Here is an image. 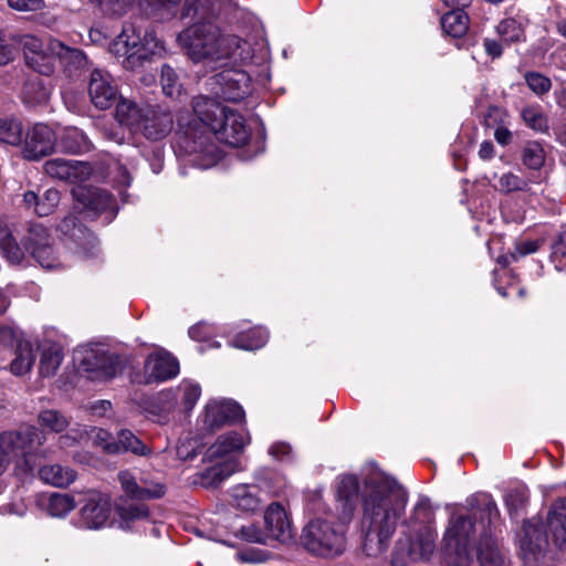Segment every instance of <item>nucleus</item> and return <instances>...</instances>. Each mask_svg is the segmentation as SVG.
<instances>
[{
  "mask_svg": "<svg viewBox=\"0 0 566 566\" xmlns=\"http://www.w3.org/2000/svg\"><path fill=\"white\" fill-rule=\"evenodd\" d=\"M38 421L41 427L55 433L64 431L70 423L64 415L53 409L41 411L38 416Z\"/></svg>",
  "mask_w": 566,
  "mask_h": 566,
  "instance_id": "nucleus-50",
  "label": "nucleus"
},
{
  "mask_svg": "<svg viewBox=\"0 0 566 566\" xmlns=\"http://www.w3.org/2000/svg\"><path fill=\"white\" fill-rule=\"evenodd\" d=\"M268 332L261 327H258L238 334L232 339V346L244 350H255L263 347L268 342Z\"/></svg>",
  "mask_w": 566,
  "mask_h": 566,
  "instance_id": "nucleus-44",
  "label": "nucleus"
},
{
  "mask_svg": "<svg viewBox=\"0 0 566 566\" xmlns=\"http://www.w3.org/2000/svg\"><path fill=\"white\" fill-rule=\"evenodd\" d=\"M55 143L61 151L69 154H81L90 149L87 137L76 127L64 128Z\"/></svg>",
  "mask_w": 566,
  "mask_h": 566,
  "instance_id": "nucleus-34",
  "label": "nucleus"
},
{
  "mask_svg": "<svg viewBox=\"0 0 566 566\" xmlns=\"http://www.w3.org/2000/svg\"><path fill=\"white\" fill-rule=\"evenodd\" d=\"M410 534V563L427 559L434 549V538L431 533L421 534L409 532Z\"/></svg>",
  "mask_w": 566,
  "mask_h": 566,
  "instance_id": "nucleus-43",
  "label": "nucleus"
},
{
  "mask_svg": "<svg viewBox=\"0 0 566 566\" xmlns=\"http://www.w3.org/2000/svg\"><path fill=\"white\" fill-rule=\"evenodd\" d=\"M45 440L44 433L36 427L30 426L18 431L0 433V460L27 459L28 457H43L41 447Z\"/></svg>",
  "mask_w": 566,
  "mask_h": 566,
  "instance_id": "nucleus-9",
  "label": "nucleus"
},
{
  "mask_svg": "<svg viewBox=\"0 0 566 566\" xmlns=\"http://www.w3.org/2000/svg\"><path fill=\"white\" fill-rule=\"evenodd\" d=\"M53 49H57L56 60L69 75H73L87 65V59L83 51L70 48L61 41L53 42Z\"/></svg>",
  "mask_w": 566,
  "mask_h": 566,
  "instance_id": "nucleus-32",
  "label": "nucleus"
},
{
  "mask_svg": "<svg viewBox=\"0 0 566 566\" xmlns=\"http://www.w3.org/2000/svg\"><path fill=\"white\" fill-rule=\"evenodd\" d=\"M539 248L538 241H523L515 245L514 252L511 253L513 260H518L522 256L536 252Z\"/></svg>",
  "mask_w": 566,
  "mask_h": 566,
  "instance_id": "nucleus-62",
  "label": "nucleus"
},
{
  "mask_svg": "<svg viewBox=\"0 0 566 566\" xmlns=\"http://www.w3.org/2000/svg\"><path fill=\"white\" fill-rule=\"evenodd\" d=\"M524 78L528 88L537 96L548 93L552 88L551 80L539 72H526Z\"/></svg>",
  "mask_w": 566,
  "mask_h": 566,
  "instance_id": "nucleus-57",
  "label": "nucleus"
},
{
  "mask_svg": "<svg viewBox=\"0 0 566 566\" xmlns=\"http://www.w3.org/2000/svg\"><path fill=\"white\" fill-rule=\"evenodd\" d=\"M24 137L22 123L17 118L0 119V143L19 146Z\"/></svg>",
  "mask_w": 566,
  "mask_h": 566,
  "instance_id": "nucleus-45",
  "label": "nucleus"
},
{
  "mask_svg": "<svg viewBox=\"0 0 566 566\" xmlns=\"http://www.w3.org/2000/svg\"><path fill=\"white\" fill-rule=\"evenodd\" d=\"M524 123L533 130L544 133L548 130V120L538 106H527L522 109Z\"/></svg>",
  "mask_w": 566,
  "mask_h": 566,
  "instance_id": "nucleus-53",
  "label": "nucleus"
},
{
  "mask_svg": "<svg viewBox=\"0 0 566 566\" xmlns=\"http://www.w3.org/2000/svg\"><path fill=\"white\" fill-rule=\"evenodd\" d=\"M53 42H59V40L40 39L32 34L20 36L19 43L27 65L41 75L50 76L54 73L57 49H53Z\"/></svg>",
  "mask_w": 566,
  "mask_h": 566,
  "instance_id": "nucleus-10",
  "label": "nucleus"
},
{
  "mask_svg": "<svg viewBox=\"0 0 566 566\" xmlns=\"http://www.w3.org/2000/svg\"><path fill=\"white\" fill-rule=\"evenodd\" d=\"M551 259L557 270H562L563 261L566 259V230L562 231L552 243Z\"/></svg>",
  "mask_w": 566,
  "mask_h": 566,
  "instance_id": "nucleus-60",
  "label": "nucleus"
},
{
  "mask_svg": "<svg viewBox=\"0 0 566 566\" xmlns=\"http://www.w3.org/2000/svg\"><path fill=\"white\" fill-rule=\"evenodd\" d=\"M526 24L527 19L522 15L506 18L500 21L496 27V32L505 42H523L525 41Z\"/></svg>",
  "mask_w": 566,
  "mask_h": 566,
  "instance_id": "nucleus-37",
  "label": "nucleus"
},
{
  "mask_svg": "<svg viewBox=\"0 0 566 566\" xmlns=\"http://www.w3.org/2000/svg\"><path fill=\"white\" fill-rule=\"evenodd\" d=\"M248 43L234 34H221L220 36V59L224 57H233L243 60L245 59L244 55V46H247Z\"/></svg>",
  "mask_w": 566,
  "mask_h": 566,
  "instance_id": "nucleus-46",
  "label": "nucleus"
},
{
  "mask_svg": "<svg viewBox=\"0 0 566 566\" xmlns=\"http://www.w3.org/2000/svg\"><path fill=\"white\" fill-rule=\"evenodd\" d=\"M50 95V85L38 76L29 77L23 85L22 101L29 106L46 104Z\"/></svg>",
  "mask_w": 566,
  "mask_h": 566,
  "instance_id": "nucleus-35",
  "label": "nucleus"
},
{
  "mask_svg": "<svg viewBox=\"0 0 566 566\" xmlns=\"http://www.w3.org/2000/svg\"><path fill=\"white\" fill-rule=\"evenodd\" d=\"M111 507V500L107 495L91 492L85 505L81 509L83 522L88 528L104 526L109 517Z\"/></svg>",
  "mask_w": 566,
  "mask_h": 566,
  "instance_id": "nucleus-22",
  "label": "nucleus"
},
{
  "mask_svg": "<svg viewBox=\"0 0 566 566\" xmlns=\"http://www.w3.org/2000/svg\"><path fill=\"white\" fill-rule=\"evenodd\" d=\"M476 554L481 566H504V557L492 538V530L480 538Z\"/></svg>",
  "mask_w": 566,
  "mask_h": 566,
  "instance_id": "nucleus-36",
  "label": "nucleus"
},
{
  "mask_svg": "<svg viewBox=\"0 0 566 566\" xmlns=\"http://www.w3.org/2000/svg\"><path fill=\"white\" fill-rule=\"evenodd\" d=\"M240 462H214L209 468L199 472L193 482L206 489L218 488L235 471L241 470Z\"/></svg>",
  "mask_w": 566,
  "mask_h": 566,
  "instance_id": "nucleus-27",
  "label": "nucleus"
},
{
  "mask_svg": "<svg viewBox=\"0 0 566 566\" xmlns=\"http://www.w3.org/2000/svg\"><path fill=\"white\" fill-rule=\"evenodd\" d=\"M506 112L497 106H490L488 113L484 117L485 125L488 127H493L495 125H502L506 118Z\"/></svg>",
  "mask_w": 566,
  "mask_h": 566,
  "instance_id": "nucleus-61",
  "label": "nucleus"
},
{
  "mask_svg": "<svg viewBox=\"0 0 566 566\" xmlns=\"http://www.w3.org/2000/svg\"><path fill=\"white\" fill-rule=\"evenodd\" d=\"M119 518L129 524L137 520H146L149 516L148 506L144 503L126 502L116 506Z\"/></svg>",
  "mask_w": 566,
  "mask_h": 566,
  "instance_id": "nucleus-49",
  "label": "nucleus"
},
{
  "mask_svg": "<svg viewBox=\"0 0 566 566\" xmlns=\"http://www.w3.org/2000/svg\"><path fill=\"white\" fill-rule=\"evenodd\" d=\"M340 515L326 512L311 518L302 530L301 543L306 551L321 557H335L346 548V526Z\"/></svg>",
  "mask_w": 566,
  "mask_h": 566,
  "instance_id": "nucleus-6",
  "label": "nucleus"
},
{
  "mask_svg": "<svg viewBox=\"0 0 566 566\" xmlns=\"http://www.w3.org/2000/svg\"><path fill=\"white\" fill-rule=\"evenodd\" d=\"M88 95L93 105L98 109L111 108L119 98L112 75L101 69H95L91 73Z\"/></svg>",
  "mask_w": 566,
  "mask_h": 566,
  "instance_id": "nucleus-14",
  "label": "nucleus"
},
{
  "mask_svg": "<svg viewBox=\"0 0 566 566\" xmlns=\"http://www.w3.org/2000/svg\"><path fill=\"white\" fill-rule=\"evenodd\" d=\"M233 505L242 512H255L260 509L261 500L254 485H237L231 493Z\"/></svg>",
  "mask_w": 566,
  "mask_h": 566,
  "instance_id": "nucleus-38",
  "label": "nucleus"
},
{
  "mask_svg": "<svg viewBox=\"0 0 566 566\" xmlns=\"http://www.w3.org/2000/svg\"><path fill=\"white\" fill-rule=\"evenodd\" d=\"M145 371L149 380L164 381L178 375L179 364L168 353L153 354L145 361Z\"/></svg>",
  "mask_w": 566,
  "mask_h": 566,
  "instance_id": "nucleus-24",
  "label": "nucleus"
},
{
  "mask_svg": "<svg viewBox=\"0 0 566 566\" xmlns=\"http://www.w3.org/2000/svg\"><path fill=\"white\" fill-rule=\"evenodd\" d=\"M201 395L199 385L184 381L177 388V396L182 401L186 410H191Z\"/></svg>",
  "mask_w": 566,
  "mask_h": 566,
  "instance_id": "nucleus-55",
  "label": "nucleus"
},
{
  "mask_svg": "<svg viewBox=\"0 0 566 566\" xmlns=\"http://www.w3.org/2000/svg\"><path fill=\"white\" fill-rule=\"evenodd\" d=\"M244 417L242 407L233 400H211L205 407L203 428L209 432L220 430L227 424L241 421Z\"/></svg>",
  "mask_w": 566,
  "mask_h": 566,
  "instance_id": "nucleus-13",
  "label": "nucleus"
},
{
  "mask_svg": "<svg viewBox=\"0 0 566 566\" xmlns=\"http://www.w3.org/2000/svg\"><path fill=\"white\" fill-rule=\"evenodd\" d=\"M161 86L163 92L165 95L172 97V98H179L181 95L180 84L178 81V75L176 74L175 70L165 64L161 67Z\"/></svg>",
  "mask_w": 566,
  "mask_h": 566,
  "instance_id": "nucleus-54",
  "label": "nucleus"
},
{
  "mask_svg": "<svg viewBox=\"0 0 566 566\" xmlns=\"http://www.w3.org/2000/svg\"><path fill=\"white\" fill-rule=\"evenodd\" d=\"M80 367L91 379L98 381L115 378L124 368L120 357L103 346L84 350Z\"/></svg>",
  "mask_w": 566,
  "mask_h": 566,
  "instance_id": "nucleus-11",
  "label": "nucleus"
},
{
  "mask_svg": "<svg viewBox=\"0 0 566 566\" xmlns=\"http://www.w3.org/2000/svg\"><path fill=\"white\" fill-rule=\"evenodd\" d=\"M209 81L214 93L230 102H239L251 92V78L242 70H224Z\"/></svg>",
  "mask_w": 566,
  "mask_h": 566,
  "instance_id": "nucleus-12",
  "label": "nucleus"
},
{
  "mask_svg": "<svg viewBox=\"0 0 566 566\" xmlns=\"http://www.w3.org/2000/svg\"><path fill=\"white\" fill-rule=\"evenodd\" d=\"M433 521V510L428 497H420L415 505L408 520L402 521V525L408 532L427 534L430 533L429 525Z\"/></svg>",
  "mask_w": 566,
  "mask_h": 566,
  "instance_id": "nucleus-30",
  "label": "nucleus"
},
{
  "mask_svg": "<svg viewBox=\"0 0 566 566\" xmlns=\"http://www.w3.org/2000/svg\"><path fill=\"white\" fill-rule=\"evenodd\" d=\"M55 145L54 132L44 124H35L24 138L23 157L29 160H39L50 155Z\"/></svg>",
  "mask_w": 566,
  "mask_h": 566,
  "instance_id": "nucleus-16",
  "label": "nucleus"
},
{
  "mask_svg": "<svg viewBox=\"0 0 566 566\" xmlns=\"http://www.w3.org/2000/svg\"><path fill=\"white\" fill-rule=\"evenodd\" d=\"M11 354H14V358L10 364V370L12 374L21 376L31 370L35 356L29 340H20Z\"/></svg>",
  "mask_w": 566,
  "mask_h": 566,
  "instance_id": "nucleus-41",
  "label": "nucleus"
},
{
  "mask_svg": "<svg viewBox=\"0 0 566 566\" xmlns=\"http://www.w3.org/2000/svg\"><path fill=\"white\" fill-rule=\"evenodd\" d=\"M547 522L538 516L524 520L516 534L521 555L526 566H538L544 560L549 546Z\"/></svg>",
  "mask_w": 566,
  "mask_h": 566,
  "instance_id": "nucleus-8",
  "label": "nucleus"
},
{
  "mask_svg": "<svg viewBox=\"0 0 566 566\" xmlns=\"http://www.w3.org/2000/svg\"><path fill=\"white\" fill-rule=\"evenodd\" d=\"M39 478L46 484L65 488L76 479V472L61 462H49L38 470Z\"/></svg>",
  "mask_w": 566,
  "mask_h": 566,
  "instance_id": "nucleus-28",
  "label": "nucleus"
},
{
  "mask_svg": "<svg viewBox=\"0 0 566 566\" xmlns=\"http://www.w3.org/2000/svg\"><path fill=\"white\" fill-rule=\"evenodd\" d=\"M193 113L203 126L209 129L213 128L217 118L221 115L224 107L220 105L214 98L208 96H198L192 102Z\"/></svg>",
  "mask_w": 566,
  "mask_h": 566,
  "instance_id": "nucleus-33",
  "label": "nucleus"
},
{
  "mask_svg": "<svg viewBox=\"0 0 566 566\" xmlns=\"http://www.w3.org/2000/svg\"><path fill=\"white\" fill-rule=\"evenodd\" d=\"M523 165L530 169L537 170L545 163V151L543 146L535 140L527 142L522 151Z\"/></svg>",
  "mask_w": 566,
  "mask_h": 566,
  "instance_id": "nucleus-48",
  "label": "nucleus"
},
{
  "mask_svg": "<svg viewBox=\"0 0 566 566\" xmlns=\"http://www.w3.org/2000/svg\"><path fill=\"white\" fill-rule=\"evenodd\" d=\"M118 480L126 495L134 500L160 499L166 493V486L163 483L139 486L135 476L128 471L119 472Z\"/></svg>",
  "mask_w": 566,
  "mask_h": 566,
  "instance_id": "nucleus-26",
  "label": "nucleus"
},
{
  "mask_svg": "<svg viewBox=\"0 0 566 566\" xmlns=\"http://www.w3.org/2000/svg\"><path fill=\"white\" fill-rule=\"evenodd\" d=\"M21 242L23 249L7 224L0 221V251L10 263L20 264L27 251L44 269H53L60 264L54 238L50 229L42 223H28Z\"/></svg>",
  "mask_w": 566,
  "mask_h": 566,
  "instance_id": "nucleus-5",
  "label": "nucleus"
},
{
  "mask_svg": "<svg viewBox=\"0 0 566 566\" xmlns=\"http://www.w3.org/2000/svg\"><path fill=\"white\" fill-rule=\"evenodd\" d=\"M249 441L248 436L235 431L221 434L208 449L209 460L241 457Z\"/></svg>",
  "mask_w": 566,
  "mask_h": 566,
  "instance_id": "nucleus-23",
  "label": "nucleus"
},
{
  "mask_svg": "<svg viewBox=\"0 0 566 566\" xmlns=\"http://www.w3.org/2000/svg\"><path fill=\"white\" fill-rule=\"evenodd\" d=\"M59 230L66 237L80 243L83 240H94V237L84 228L73 214L66 216L59 224Z\"/></svg>",
  "mask_w": 566,
  "mask_h": 566,
  "instance_id": "nucleus-47",
  "label": "nucleus"
},
{
  "mask_svg": "<svg viewBox=\"0 0 566 566\" xmlns=\"http://www.w3.org/2000/svg\"><path fill=\"white\" fill-rule=\"evenodd\" d=\"M25 339L21 331L13 326L0 324V356L9 353L18 346L20 340Z\"/></svg>",
  "mask_w": 566,
  "mask_h": 566,
  "instance_id": "nucleus-51",
  "label": "nucleus"
},
{
  "mask_svg": "<svg viewBox=\"0 0 566 566\" xmlns=\"http://www.w3.org/2000/svg\"><path fill=\"white\" fill-rule=\"evenodd\" d=\"M63 350L57 344H46L41 349L39 371L43 377H52L63 360Z\"/></svg>",
  "mask_w": 566,
  "mask_h": 566,
  "instance_id": "nucleus-40",
  "label": "nucleus"
},
{
  "mask_svg": "<svg viewBox=\"0 0 566 566\" xmlns=\"http://www.w3.org/2000/svg\"><path fill=\"white\" fill-rule=\"evenodd\" d=\"M528 189V181L511 171L499 178V190L505 193Z\"/></svg>",
  "mask_w": 566,
  "mask_h": 566,
  "instance_id": "nucleus-58",
  "label": "nucleus"
},
{
  "mask_svg": "<svg viewBox=\"0 0 566 566\" xmlns=\"http://www.w3.org/2000/svg\"><path fill=\"white\" fill-rule=\"evenodd\" d=\"M23 201L28 209L32 210L39 217L52 214L61 201L60 192L54 188H49L41 193L27 191L23 195Z\"/></svg>",
  "mask_w": 566,
  "mask_h": 566,
  "instance_id": "nucleus-25",
  "label": "nucleus"
},
{
  "mask_svg": "<svg viewBox=\"0 0 566 566\" xmlns=\"http://www.w3.org/2000/svg\"><path fill=\"white\" fill-rule=\"evenodd\" d=\"M211 134L220 142L233 147L244 145L250 138V129L247 127L243 116L224 107L210 133H186L184 147L192 157L191 163L200 169L213 167L222 157L220 149L212 142Z\"/></svg>",
  "mask_w": 566,
  "mask_h": 566,
  "instance_id": "nucleus-3",
  "label": "nucleus"
},
{
  "mask_svg": "<svg viewBox=\"0 0 566 566\" xmlns=\"http://www.w3.org/2000/svg\"><path fill=\"white\" fill-rule=\"evenodd\" d=\"M269 455L273 458H290L294 455V452L290 444L285 442H276L270 447Z\"/></svg>",
  "mask_w": 566,
  "mask_h": 566,
  "instance_id": "nucleus-63",
  "label": "nucleus"
},
{
  "mask_svg": "<svg viewBox=\"0 0 566 566\" xmlns=\"http://www.w3.org/2000/svg\"><path fill=\"white\" fill-rule=\"evenodd\" d=\"M96 439L103 442V448L109 454H118L122 451L132 452L135 457H153L151 450L143 443L133 432L129 430H122L118 433L117 442H108L109 433L105 430L99 429L96 432Z\"/></svg>",
  "mask_w": 566,
  "mask_h": 566,
  "instance_id": "nucleus-19",
  "label": "nucleus"
},
{
  "mask_svg": "<svg viewBox=\"0 0 566 566\" xmlns=\"http://www.w3.org/2000/svg\"><path fill=\"white\" fill-rule=\"evenodd\" d=\"M407 503L408 491L394 476L378 474L368 479L361 517L364 548L368 555L388 548Z\"/></svg>",
  "mask_w": 566,
  "mask_h": 566,
  "instance_id": "nucleus-1",
  "label": "nucleus"
},
{
  "mask_svg": "<svg viewBox=\"0 0 566 566\" xmlns=\"http://www.w3.org/2000/svg\"><path fill=\"white\" fill-rule=\"evenodd\" d=\"M75 200L82 205L83 209L95 214L108 213L106 221L116 216L117 206L112 195L99 188L77 187L73 190Z\"/></svg>",
  "mask_w": 566,
  "mask_h": 566,
  "instance_id": "nucleus-15",
  "label": "nucleus"
},
{
  "mask_svg": "<svg viewBox=\"0 0 566 566\" xmlns=\"http://www.w3.org/2000/svg\"><path fill=\"white\" fill-rule=\"evenodd\" d=\"M441 28L446 34L460 38L468 31L469 17L463 10H452L442 15Z\"/></svg>",
  "mask_w": 566,
  "mask_h": 566,
  "instance_id": "nucleus-42",
  "label": "nucleus"
},
{
  "mask_svg": "<svg viewBox=\"0 0 566 566\" xmlns=\"http://www.w3.org/2000/svg\"><path fill=\"white\" fill-rule=\"evenodd\" d=\"M43 169L50 177L72 184L85 181L92 174V168L87 163L64 158L45 161Z\"/></svg>",
  "mask_w": 566,
  "mask_h": 566,
  "instance_id": "nucleus-17",
  "label": "nucleus"
},
{
  "mask_svg": "<svg viewBox=\"0 0 566 566\" xmlns=\"http://www.w3.org/2000/svg\"><path fill=\"white\" fill-rule=\"evenodd\" d=\"M528 499V490L525 485H517L507 490L504 495V503L512 520H517L526 513Z\"/></svg>",
  "mask_w": 566,
  "mask_h": 566,
  "instance_id": "nucleus-39",
  "label": "nucleus"
},
{
  "mask_svg": "<svg viewBox=\"0 0 566 566\" xmlns=\"http://www.w3.org/2000/svg\"><path fill=\"white\" fill-rule=\"evenodd\" d=\"M174 119L170 112L159 107H144V117L138 127L145 138L150 140H159L165 138L172 129Z\"/></svg>",
  "mask_w": 566,
  "mask_h": 566,
  "instance_id": "nucleus-18",
  "label": "nucleus"
},
{
  "mask_svg": "<svg viewBox=\"0 0 566 566\" xmlns=\"http://www.w3.org/2000/svg\"><path fill=\"white\" fill-rule=\"evenodd\" d=\"M115 118L122 126H126L132 133H137L144 117V108L135 102L126 98H118L115 103Z\"/></svg>",
  "mask_w": 566,
  "mask_h": 566,
  "instance_id": "nucleus-31",
  "label": "nucleus"
},
{
  "mask_svg": "<svg viewBox=\"0 0 566 566\" xmlns=\"http://www.w3.org/2000/svg\"><path fill=\"white\" fill-rule=\"evenodd\" d=\"M465 514H453L443 537L442 551L449 564L467 566L472 558V544L475 533L480 538L488 535L500 517L495 501L486 493H480L468 500Z\"/></svg>",
  "mask_w": 566,
  "mask_h": 566,
  "instance_id": "nucleus-2",
  "label": "nucleus"
},
{
  "mask_svg": "<svg viewBox=\"0 0 566 566\" xmlns=\"http://www.w3.org/2000/svg\"><path fill=\"white\" fill-rule=\"evenodd\" d=\"M165 51L164 44L156 40L153 33H140L133 24H125L120 34L109 44V52L123 57L122 65L126 70H136L154 55Z\"/></svg>",
  "mask_w": 566,
  "mask_h": 566,
  "instance_id": "nucleus-7",
  "label": "nucleus"
},
{
  "mask_svg": "<svg viewBox=\"0 0 566 566\" xmlns=\"http://www.w3.org/2000/svg\"><path fill=\"white\" fill-rule=\"evenodd\" d=\"M546 520L554 543L559 548L566 547V497L552 504Z\"/></svg>",
  "mask_w": 566,
  "mask_h": 566,
  "instance_id": "nucleus-29",
  "label": "nucleus"
},
{
  "mask_svg": "<svg viewBox=\"0 0 566 566\" xmlns=\"http://www.w3.org/2000/svg\"><path fill=\"white\" fill-rule=\"evenodd\" d=\"M410 534H403L395 545L391 564L392 566H406L410 563Z\"/></svg>",
  "mask_w": 566,
  "mask_h": 566,
  "instance_id": "nucleus-56",
  "label": "nucleus"
},
{
  "mask_svg": "<svg viewBox=\"0 0 566 566\" xmlns=\"http://www.w3.org/2000/svg\"><path fill=\"white\" fill-rule=\"evenodd\" d=\"M358 493L359 480L355 474H346L339 479L336 491V510L345 523H349L354 516Z\"/></svg>",
  "mask_w": 566,
  "mask_h": 566,
  "instance_id": "nucleus-21",
  "label": "nucleus"
},
{
  "mask_svg": "<svg viewBox=\"0 0 566 566\" xmlns=\"http://www.w3.org/2000/svg\"><path fill=\"white\" fill-rule=\"evenodd\" d=\"M268 539L286 543L293 538L294 530L286 511L280 503H272L264 513Z\"/></svg>",
  "mask_w": 566,
  "mask_h": 566,
  "instance_id": "nucleus-20",
  "label": "nucleus"
},
{
  "mask_svg": "<svg viewBox=\"0 0 566 566\" xmlns=\"http://www.w3.org/2000/svg\"><path fill=\"white\" fill-rule=\"evenodd\" d=\"M216 12L213 0H186L182 15L197 22L180 32L178 41L193 62L220 60L221 32L211 21Z\"/></svg>",
  "mask_w": 566,
  "mask_h": 566,
  "instance_id": "nucleus-4",
  "label": "nucleus"
},
{
  "mask_svg": "<svg viewBox=\"0 0 566 566\" xmlns=\"http://www.w3.org/2000/svg\"><path fill=\"white\" fill-rule=\"evenodd\" d=\"M237 535L250 543L268 544V535L255 524L243 525L237 532Z\"/></svg>",
  "mask_w": 566,
  "mask_h": 566,
  "instance_id": "nucleus-59",
  "label": "nucleus"
},
{
  "mask_svg": "<svg viewBox=\"0 0 566 566\" xmlns=\"http://www.w3.org/2000/svg\"><path fill=\"white\" fill-rule=\"evenodd\" d=\"M75 507L74 497L67 494L54 493L51 495L48 512L55 517H63Z\"/></svg>",
  "mask_w": 566,
  "mask_h": 566,
  "instance_id": "nucleus-52",
  "label": "nucleus"
},
{
  "mask_svg": "<svg viewBox=\"0 0 566 566\" xmlns=\"http://www.w3.org/2000/svg\"><path fill=\"white\" fill-rule=\"evenodd\" d=\"M483 46L488 55L493 59L500 57L503 53L502 44L497 40L486 38L483 41Z\"/></svg>",
  "mask_w": 566,
  "mask_h": 566,
  "instance_id": "nucleus-64",
  "label": "nucleus"
}]
</instances>
